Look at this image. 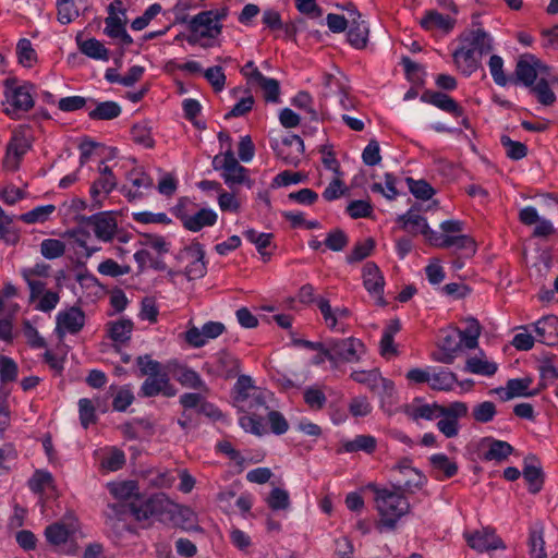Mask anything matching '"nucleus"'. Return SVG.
<instances>
[{
    "label": "nucleus",
    "mask_w": 558,
    "mask_h": 558,
    "mask_svg": "<svg viewBox=\"0 0 558 558\" xmlns=\"http://www.w3.org/2000/svg\"><path fill=\"white\" fill-rule=\"evenodd\" d=\"M398 221L402 223V229L412 233L417 234L423 229L424 223H427L426 219L418 214H415L414 207H411L408 213L398 217Z\"/></svg>",
    "instance_id": "a19ab883"
},
{
    "label": "nucleus",
    "mask_w": 558,
    "mask_h": 558,
    "mask_svg": "<svg viewBox=\"0 0 558 558\" xmlns=\"http://www.w3.org/2000/svg\"><path fill=\"white\" fill-rule=\"evenodd\" d=\"M452 57L457 66L466 75H471L478 69L482 59V57L466 46L457 49Z\"/></svg>",
    "instance_id": "4be33fe9"
},
{
    "label": "nucleus",
    "mask_w": 558,
    "mask_h": 558,
    "mask_svg": "<svg viewBox=\"0 0 558 558\" xmlns=\"http://www.w3.org/2000/svg\"><path fill=\"white\" fill-rule=\"evenodd\" d=\"M117 186L116 177H100L90 187V196L93 198L92 206L94 208L101 207V201L98 198L101 192L109 194Z\"/></svg>",
    "instance_id": "e433bc0d"
},
{
    "label": "nucleus",
    "mask_w": 558,
    "mask_h": 558,
    "mask_svg": "<svg viewBox=\"0 0 558 558\" xmlns=\"http://www.w3.org/2000/svg\"><path fill=\"white\" fill-rule=\"evenodd\" d=\"M240 425L245 432H250L254 435L262 436L265 433L263 424V415H254L248 413L240 417Z\"/></svg>",
    "instance_id": "680f3d73"
},
{
    "label": "nucleus",
    "mask_w": 558,
    "mask_h": 558,
    "mask_svg": "<svg viewBox=\"0 0 558 558\" xmlns=\"http://www.w3.org/2000/svg\"><path fill=\"white\" fill-rule=\"evenodd\" d=\"M380 372L378 369L372 371H355L351 374V378L373 391H378V384L380 383Z\"/></svg>",
    "instance_id": "de8ad7c7"
},
{
    "label": "nucleus",
    "mask_w": 558,
    "mask_h": 558,
    "mask_svg": "<svg viewBox=\"0 0 558 558\" xmlns=\"http://www.w3.org/2000/svg\"><path fill=\"white\" fill-rule=\"evenodd\" d=\"M217 221V214L208 208H201L193 215L189 216V219L184 221V228L192 232H197L204 227H211Z\"/></svg>",
    "instance_id": "cd10ccee"
},
{
    "label": "nucleus",
    "mask_w": 558,
    "mask_h": 558,
    "mask_svg": "<svg viewBox=\"0 0 558 558\" xmlns=\"http://www.w3.org/2000/svg\"><path fill=\"white\" fill-rule=\"evenodd\" d=\"M266 501L268 507L274 511L287 510L290 507L289 493L279 487L271 489Z\"/></svg>",
    "instance_id": "603ef678"
},
{
    "label": "nucleus",
    "mask_w": 558,
    "mask_h": 558,
    "mask_svg": "<svg viewBox=\"0 0 558 558\" xmlns=\"http://www.w3.org/2000/svg\"><path fill=\"white\" fill-rule=\"evenodd\" d=\"M248 77L255 81L264 92V98L269 102H278L280 97V85L275 78L264 76L258 69H254Z\"/></svg>",
    "instance_id": "a878e982"
},
{
    "label": "nucleus",
    "mask_w": 558,
    "mask_h": 558,
    "mask_svg": "<svg viewBox=\"0 0 558 558\" xmlns=\"http://www.w3.org/2000/svg\"><path fill=\"white\" fill-rule=\"evenodd\" d=\"M31 147L32 141L26 135L25 131H15L7 145L3 167L10 171H16L23 156L31 149Z\"/></svg>",
    "instance_id": "39448f33"
},
{
    "label": "nucleus",
    "mask_w": 558,
    "mask_h": 558,
    "mask_svg": "<svg viewBox=\"0 0 558 558\" xmlns=\"http://www.w3.org/2000/svg\"><path fill=\"white\" fill-rule=\"evenodd\" d=\"M367 487L375 493L377 510L381 517L378 525L395 530L398 520L408 514L411 509L405 494L395 487L379 488L375 484H369Z\"/></svg>",
    "instance_id": "f257e3e1"
},
{
    "label": "nucleus",
    "mask_w": 558,
    "mask_h": 558,
    "mask_svg": "<svg viewBox=\"0 0 558 558\" xmlns=\"http://www.w3.org/2000/svg\"><path fill=\"white\" fill-rule=\"evenodd\" d=\"M40 253L47 259L61 257L65 253V244L56 239H46L40 244Z\"/></svg>",
    "instance_id": "6e6d98bb"
},
{
    "label": "nucleus",
    "mask_w": 558,
    "mask_h": 558,
    "mask_svg": "<svg viewBox=\"0 0 558 558\" xmlns=\"http://www.w3.org/2000/svg\"><path fill=\"white\" fill-rule=\"evenodd\" d=\"M377 441L371 435H359L353 440L343 442V449L347 452L364 451L372 453L376 449Z\"/></svg>",
    "instance_id": "ea45409f"
},
{
    "label": "nucleus",
    "mask_w": 558,
    "mask_h": 558,
    "mask_svg": "<svg viewBox=\"0 0 558 558\" xmlns=\"http://www.w3.org/2000/svg\"><path fill=\"white\" fill-rule=\"evenodd\" d=\"M132 138L135 143L144 145L147 148L154 147L150 128L144 123L134 124L131 130Z\"/></svg>",
    "instance_id": "338daca9"
},
{
    "label": "nucleus",
    "mask_w": 558,
    "mask_h": 558,
    "mask_svg": "<svg viewBox=\"0 0 558 558\" xmlns=\"http://www.w3.org/2000/svg\"><path fill=\"white\" fill-rule=\"evenodd\" d=\"M458 378L453 372L440 368L439 372L430 375L429 386L433 390H451Z\"/></svg>",
    "instance_id": "4c0bfd02"
},
{
    "label": "nucleus",
    "mask_w": 558,
    "mask_h": 558,
    "mask_svg": "<svg viewBox=\"0 0 558 558\" xmlns=\"http://www.w3.org/2000/svg\"><path fill=\"white\" fill-rule=\"evenodd\" d=\"M106 326L109 338L114 342L121 343H125L130 340L134 327L133 322L125 318L118 322H109Z\"/></svg>",
    "instance_id": "c756f323"
},
{
    "label": "nucleus",
    "mask_w": 558,
    "mask_h": 558,
    "mask_svg": "<svg viewBox=\"0 0 558 558\" xmlns=\"http://www.w3.org/2000/svg\"><path fill=\"white\" fill-rule=\"evenodd\" d=\"M141 393L143 397H155L159 393L165 397H174L177 389L170 383L167 375L148 376L141 387Z\"/></svg>",
    "instance_id": "ddd939ff"
},
{
    "label": "nucleus",
    "mask_w": 558,
    "mask_h": 558,
    "mask_svg": "<svg viewBox=\"0 0 558 558\" xmlns=\"http://www.w3.org/2000/svg\"><path fill=\"white\" fill-rule=\"evenodd\" d=\"M531 92L535 94L538 102L544 106H550L556 101V96L549 87V82L545 77H541L536 85H532Z\"/></svg>",
    "instance_id": "49530a36"
},
{
    "label": "nucleus",
    "mask_w": 558,
    "mask_h": 558,
    "mask_svg": "<svg viewBox=\"0 0 558 558\" xmlns=\"http://www.w3.org/2000/svg\"><path fill=\"white\" fill-rule=\"evenodd\" d=\"M465 46L477 53L480 57L492 51V38L482 28L471 31L464 38Z\"/></svg>",
    "instance_id": "b1692460"
},
{
    "label": "nucleus",
    "mask_w": 558,
    "mask_h": 558,
    "mask_svg": "<svg viewBox=\"0 0 558 558\" xmlns=\"http://www.w3.org/2000/svg\"><path fill=\"white\" fill-rule=\"evenodd\" d=\"M293 106L305 110L310 114L311 121L317 122L319 119L318 111L313 107V98L307 92H300L292 99Z\"/></svg>",
    "instance_id": "052dcab7"
},
{
    "label": "nucleus",
    "mask_w": 558,
    "mask_h": 558,
    "mask_svg": "<svg viewBox=\"0 0 558 558\" xmlns=\"http://www.w3.org/2000/svg\"><path fill=\"white\" fill-rule=\"evenodd\" d=\"M98 271L101 275L116 278L129 274L131 267L129 265H119L116 260L108 258L98 265Z\"/></svg>",
    "instance_id": "69168bd1"
},
{
    "label": "nucleus",
    "mask_w": 558,
    "mask_h": 558,
    "mask_svg": "<svg viewBox=\"0 0 558 558\" xmlns=\"http://www.w3.org/2000/svg\"><path fill=\"white\" fill-rule=\"evenodd\" d=\"M57 20L59 23L70 24L78 16V10L73 0H57Z\"/></svg>",
    "instance_id": "a18cd8bd"
},
{
    "label": "nucleus",
    "mask_w": 558,
    "mask_h": 558,
    "mask_svg": "<svg viewBox=\"0 0 558 558\" xmlns=\"http://www.w3.org/2000/svg\"><path fill=\"white\" fill-rule=\"evenodd\" d=\"M77 221L94 227L95 235L102 241H110L118 228L112 213L104 211L93 216H77Z\"/></svg>",
    "instance_id": "6e6552de"
},
{
    "label": "nucleus",
    "mask_w": 558,
    "mask_h": 558,
    "mask_svg": "<svg viewBox=\"0 0 558 558\" xmlns=\"http://www.w3.org/2000/svg\"><path fill=\"white\" fill-rule=\"evenodd\" d=\"M430 464L434 469L442 471L445 476L450 478L458 472V464L449 460L444 453H437L430 457Z\"/></svg>",
    "instance_id": "4d7b16f0"
},
{
    "label": "nucleus",
    "mask_w": 558,
    "mask_h": 558,
    "mask_svg": "<svg viewBox=\"0 0 558 558\" xmlns=\"http://www.w3.org/2000/svg\"><path fill=\"white\" fill-rule=\"evenodd\" d=\"M365 352V347L360 339L350 337L339 340H330L327 342L325 350L326 360L335 366L338 363H352L361 359V354Z\"/></svg>",
    "instance_id": "f03ea898"
},
{
    "label": "nucleus",
    "mask_w": 558,
    "mask_h": 558,
    "mask_svg": "<svg viewBox=\"0 0 558 558\" xmlns=\"http://www.w3.org/2000/svg\"><path fill=\"white\" fill-rule=\"evenodd\" d=\"M17 371V365L11 357L0 355V379L2 384L15 381Z\"/></svg>",
    "instance_id": "0e129e2a"
},
{
    "label": "nucleus",
    "mask_w": 558,
    "mask_h": 558,
    "mask_svg": "<svg viewBox=\"0 0 558 558\" xmlns=\"http://www.w3.org/2000/svg\"><path fill=\"white\" fill-rule=\"evenodd\" d=\"M497 413L496 405L492 401H484L473 408L472 416L475 422L488 423Z\"/></svg>",
    "instance_id": "13d9d810"
},
{
    "label": "nucleus",
    "mask_w": 558,
    "mask_h": 558,
    "mask_svg": "<svg viewBox=\"0 0 558 558\" xmlns=\"http://www.w3.org/2000/svg\"><path fill=\"white\" fill-rule=\"evenodd\" d=\"M271 148L276 153V156L287 166L293 167H298L305 151L303 140L299 135L284 137L281 145L275 141L271 143Z\"/></svg>",
    "instance_id": "0eeeda50"
},
{
    "label": "nucleus",
    "mask_w": 558,
    "mask_h": 558,
    "mask_svg": "<svg viewBox=\"0 0 558 558\" xmlns=\"http://www.w3.org/2000/svg\"><path fill=\"white\" fill-rule=\"evenodd\" d=\"M501 145L506 148V155L512 160H520L526 157L527 147L522 142L512 141L508 135L500 137Z\"/></svg>",
    "instance_id": "09e8293b"
},
{
    "label": "nucleus",
    "mask_w": 558,
    "mask_h": 558,
    "mask_svg": "<svg viewBox=\"0 0 558 558\" xmlns=\"http://www.w3.org/2000/svg\"><path fill=\"white\" fill-rule=\"evenodd\" d=\"M240 369V362L236 357L227 352H220L217 356L215 366L206 364V371L209 374L223 377L226 379L233 378Z\"/></svg>",
    "instance_id": "f3484780"
},
{
    "label": "nucleus",
    "mask_w": 558,
    "mask_h": 558,
    "mask_svg": "<svg viewBox=\"0 0 558 558\" xmlns=\"http://www.w3.org/2000/svg\"><path fill=\"white\" fill-rule=\"evenodd\" d=\"M523 477L529 483V490L537 494L544 483V473L536 456L529 454L523 460Z\"/></svg>",
    "instance_id": "4468645a"
},
{
    "label": "nucleus",
    "mask_w": 558,
    "mask_h": 558,
    "mask_svg": "<svg viewBox=\"0 0 558 558\" xmlns=\"http://www.w3.org/2000/svg\"><path fill=\"white\" fill-rule=\"evenodd\" d=\"M465 371L472 374L492 376L497 372V365L493 362L483 361L474 356L468 359Z\"/></svg>",
    "instance_id": "3c124183"
},
{
    "label": "nucleus",
    "mask_w": 558,
    "mask_h": 558,
    "mask_svg": "<svg viewBox=\"0 0 558 558\" xmlns=\"http://www.w3.org/2000/svg\"><path fill=\"white\" fill-rule=\"evenodd\" d=\"M228 163L226 165L225 171L221 173V177L225 183L233 189L235 185L247 183L251 186V180L247 175V169L240 165L238 159L234 156L231 147L227 150Z\"/></svg>",
    "instance_id": "9b49d317"
},
{
    "label": "nucleus",
    "mask_w": 558,
    "mask_h": 558,
    "mask_svg": "<svg viewBox=\"0 0 558 558\" xmlns=\"http://www.w3.org/2000/svg\"><path fill=\"white\" fill-rule=\"evenodd\" d=\"M16 52L19 57V62L26 68L32 66L33 61L36 60V52L32 47V44L28 39L22 38L19 40L16 46Z\"/></svg>",
    "instance_id": "e2e57ef3"
},
{
    "label": "nucleus",
    "mask_w": 558,
    "mask_h": 558,
    "mask_svg": "<svg viewBox=\"0 0 558 558\" xmlns=\"http://www.w3.org/2000/svg\"><path fill=\"white\" fill-rule=\"evenodd\" d=\"M133 508H137V504L134 501L130 504H108L107 509L104 511L106 525L116 534H122V532L130 530L126 519L133 515Z\"/></svg>",
    "instance_id": "423d86ee"
},
{
    "label": "nucleus",
    "mask_w": 558,
    "mask_h": 558,
    "mask_svg": "<svg viewBox=\"0 0 558 558\" xmlns=\"http://www.w3.org/2000/svg\"><path fill=\"white\" fill-rule=\"evenodd\" d=\"M535 331L538 337V341L554 347L558 344V317L555 315H548L539 319L535 324Z\"/></svg>",
    "instance_id": "6ab92c4d"
},
{
    "label": "nucleus",
    "mask_w": 558,
    "mask_h": 558,
    "mask_svg": "<svg viewBox=\"0 0 558 558\" xmlns=\"http://www.w3.org/2000/svg\"><path fill=\"white\" fill-rule=\"evenodd\" d=\"M454 24V19L444 15L436 10L427 11L420 22V25L426 31L439 28L445 33H449L453 28Z\"/></svg>",
    "instance_id": "bb28decb"
},
{
    "label": "nucleus",
    "mask_w": 558,
    "mask_h": 558,
    "mask_svg": "<svg viewBox=\"0 0 558 558\" xmlns=\"http://www.w3.org/2000/svg\"><path fill=\"white\" fill-rule=\"evenodd\" d=\"M375 245L376 243L373 238H367L364 242L356 243L351 253L347 256V262L349 264L362 262L372 254Z\"/></svg>",
    "instance_id": "c03bdc74"
},
{
    "label": "nucleus",
    "mask_w": 558,
    "mask_h": 558,
    "mask_svg": "<svg viewBox=\"0 0 558 558\" xmlns=\"http://www.w3.org/2000/svg\"><path fill=\"white\" fill-rule=\"evenodd\" d=\"M225 329V325L218 322H208L202 329L193 326L185 332V341L194 348H201L205 345L207 339L219 337Z\"/></svg>",
    "instance_id": "1a4fd4ad"
},
{
    "label": "nucleus",
    "mask_w": 558,
    "mask_h": 558,
    "mask_svg": "<svg viewBox=\"0 0 558 558\" xmlns=\"http://www.w3.org/2000/svg\"><path fill=\"white\" fill-rule=\"evenodd\" d=\"M85 314L76 306H72L68 311L60 312L57 316L56 331L62 337L65 331L77 333L84 327Z\"/></svg>",
    "instance_id": "9d476101"
},
{
    "label": "nucleus",
    "mask_w": 558,
    "mask_h": 558,
    "mask_svg": "<svg viewBox=\"0 0 558 558\" xmlns=\"http://www.w3.org/2000/svg\"><path fill=\"white\" fill-rule=\"evenodd\" d=\"M45 535L52 545H60L68 541L70 530L63 523H53L46 527Z\"/></svg>",
    "instance_id": "5fc2aeb1"
},
{
    "label": "nucleus",
    "mask_w": 558,
    "mask_h": 558,
    "mask_svg": "<svg viewBox=\"0 0 558 558\" xmlns=\"http://www.w3.org/2000/svg\"><path fill=\"white\" fill-rule=\"evenodd\" d=\"M120 113L121 107L116 101H104L89 111L88 117L92 120H112L119 117Z\"/></svg>",
    "instance_id": "58836bf2"
},
{
    "label": "nucleus",
    "mask_w": 558,
    "mask_h": 558,
    "mask_svg": "<svg viewBox=\"0 0 558 558\" xmlns=\"http://www.w3.org/2000/svg\"><path fill=\"white\" fill-rule=\"evenodd\" d=\"M405 182L412 195L417 199L428 201L436 193L435 189L425 180L407 178Z\"/></svg>",
    "instance_id": "37998d69"
},
{
    "label": "nucleus",
    "mask_w": 558,
    "mask_h": 558,
    "mask_svg": "<svg viewBox=\"0 0 558 558\" xmlns=\"http://www.w3.org/2000/svg\"><path fill=\"white\" fill-rule=\"evenodd\" d=\"M110 494L120 500L131 497L138 499V485L136 481L111 482L107 484Z\"/></svg>",
    "instance_id": "473e14b6"
},
{
    "label": "nucleus",
    "mask_w": 558,
    "mask_h": 558,
    "mask_svg": "<svg viewBox=\"0 0 558 558\" xmlns=\"http://www.w3.org/2000/svg\"><path fill=\"white\" fill-rule=\"evenodd\" d=\"M244 236L256 245L258 253L262 254L265 260L269 258V254L265 253L264 248L270 244L271 233H258L254 229H248L244 232Z\"/></svg>",
    "instance_id": "bf43d9fd"
},
{
    "label": "nucleus",
    "mask_w": 558,
    "mask_h": 558,
    "mask_svg": "<svg viewBox=\"0 0 558 558\" xmlns=\"http://www.w3.org/2000/svg\"><path fill=\"white\" fill-rule=\"evenodd\" d=\"M483 441L489 442V449L484 453L483 459L486 461H504L506 460L512 452L513 447L504 440L494 439L492 437H486Z\"/></svg>",
    "instance_id": "c85d7f7f"
},
{
    "label": "nucleus",
    "mask_w": 558,
    "mask_h": 558,
    "mask_svg": "<svg viewBox=\"0 0 558 558\" xmlns=\"http://www.w3.org/2000/svg\"><path fill=\"white\" fill-rule=\"evenodd\" d=\"M173 376L183 387L199 390L205 393L209 391L201 376L186 366H177L173 371Z\"/></svg>",
    "instance_id": "393cba45"
},
{
    "label": "nucleus",
    "mask_w": 558,
    "mask_h": 558,
    "mask_svg": "<svg viewBox=\"0 0 558 558\" xmlns=\"http://www.w3.org/2000/svg\"><path fill=\"white\" fill-rule=\"evenodd\" d=\"M401 63L404 68L405 75L413 84L422 86L424 85V68L412 61L409 57H402Z\"/></svg>",
    "instance_id": "864d4df0"
},
{
    "label": "nucleus",
    "mask_w": 558,
    "mask_h": 558,
    "mask_svg": "<svg viewBox=\"0 0 558 558\" xmlns=\"http://www.w3.org/2000/svg\"><path fill=\"white\" fill-rule=\"evenodd\" d=\"M466 542L470 547L477 551H488L505 547L502 541L495 534V532L488 529L476 531L473 534L468 535Z\"/></svg>",
    "instance_id": "2eb2a0df"
},
{
    "label": "nucleus",
    "mask_w": 558,
    "mask_h": 558,
    "mask_svg": "<svg viewBox=\"0 0 558 558\" xmlns=\"http://www.w3.org/2000/svg\"><path fill=\"white\" fill-rule=\"evenodd\" d=\"M172 501L163 493L151 495L146 500L137 504V508H133V517L136 521H147L150 517H160L166 520Z\"/></svg>",
    "instance_id": "20e7f679"
},
{
    "label": "nucleus",
    "mask_w": 558,
    "mask_h": 558,
    "mask_svg": "<svg viewBox=\"0 0 558 558\" xmlns=\"http://www.w3.org/2000/svg\"><path fill=\"white\" fill-rule=\"evenodd\" d=\"M439 408L440 404L437 403L423 404L421 407L405 404L402 407V411L404 414H407L410 418L414 421H417L420 418L430 421L440 417Z\"/></svg>",
    "instance_id": "2f4dec72"
},
{
    "label": "nucleus",
    "mask_w": 558,
    "mask_h": 558,
    "mask_svg": "<svg viewBox=\"0 0 558 558\" xmlns=\"http://www.w3.org/2000/svg\"><path fill=\"white\" fill-rule=\"evenodd\" d=\"M349 243L348 235L341 229H335L330 231L324 244L331 251L339 252L342 251Z\"/></svg>",
    "instance_id": "774afa93"
},
{
    "label": "nucleus",
    "mask_w": 558,
    "mask_h": 558,
    "mask_svg": "<svg viewBox=\"0 0 558 558\" xmlns=\"http://www.w3.org/2000/svg\"><path fill=\"white\" fill-rule=\"evenodd\" d=\"M533 379L529 376L523 378H512L507 381L506 388H496L494 392H505L501 397L504 401L511 400L517 397H533L537 395V391L529 390Z\"/></svg>",
    "instance_id": "a211bd4d"
},
{
    "label": "nucleus",
    "mask_w": 558,
    "mask_h": 558,
    "mask_svg": "<svg viewBox=\"0 0 558 558\" xmlns=\"http://www.w3.org/2000/svg\"><path fill=\"white\" fill-rule=\"evenodd\" d=\"M363 284L369 293H384L385 279L374 262H368L363 267Z\"/></svg>",
    "instance_id": "5701e85b"
},
{
    "label": "nucleus",
    "mask_w": 558,
    "mask_h": 558,
    "mask_svg": "<svg viewBox=\"0 0 558 558\" xmlns=\"http://www.w3.org/2000/svg\"><path fill=\"white\" fill-rule=\"evenodd\" d=\"M270 396L269 392L255 389V391L252 392L250 396V399L245 401L246 409L248 413H252L254 415H263L264 412L268 411L267 405V397Z\"/></svg>",
    "instance_id": "79ce46f5"
},
{
    "label": "nucleus",
    "mask_w": 558,
    "mask_h": 558,
    "mask_svg": "<svg viewBox=\"0 0 558 558\" xmlns=\"http://www.w3.org/2000/svg\"><path fill=\"white\" fill-rule=\"evenodd\" d=\"M5 98L11 107L5 108V114L15 118L17 111H28L34 107V99L29 93L31 85L16 86V78L9 77L4 81Z\"/></svg>",
    "instance_id": "7ed1b4c3"
},
{
    "label": "nucleus",
    "mask_w": 558,
    "mask_h": 558,
    "mask_svg": "<svg viewBox=\"0 0 558 558\" xmlns=\"http://www.w3.org/2000/svg\"><path fill=\"white\" fill-rule=\"evenodd\" d=\"M468 326L464 330L457 329L459 337H461V342L468 349H475L478 345V338L481 336L482 327L477 319L470 317L466 319Z\"/></svg>",
    "instance_id": "72a5a7b5"
},
{
    "label": "nucleus",
    "mask_w": 558,
    "mask_h": 558,
    "mask_svg": "<svg viewBox=\"0 0 558 558\" xmlns=\"http://www.w3.org/2000/svg\"><path fill=\"white\" fill-rule=\"evenodd\" d=\"M514 74V83H522L527 87L534 85L537 78L534 56L530 53L521 56L517 62Z\"/></svg>",
    "instance_id": "412c9836"
},
{
    "label": "nucleus",
    "mask_w": 558,
    "mask_h": 558,
    "mask_svg": "<svg viewBox=\"0 0 558 558\" xmlns=\"http://www.w3.org/2000/svg\"><path fill=\"white\" fill-rule=\"evenodd\" d=\"M213 11H203L195 15L189 24L192 33H198L202 38H215L222 29V25L217 23L213 17Z\"/></svg>",
    "instance_id": "f8f14e48"
},
{
    "label": "nucleus",
    "mask_w": 558,
    "mask_h": 558,
    "mask_svg": "<svg viewBox=\"0 0 558 558\" xmlns=\"http://www.w3.org/2000/svg\"><path fill=\"white\" fill-rule=\"evenodd\" d=\"M442 248H448L450 246H456L458 250H465L470 254L475 253V241L465 234L461 235H446L442 241Z\"/></svg>",
    "instance_id": "8fccbe9b"
},
{
    "label": "nucleus",
    "mask_w": 558,
    "mask_h": 558,
    "mask_svg": "<svg viewBox=\"0 0 558 558\" xmlns=\"http://www.w3.org/2000/svg\"><path fill=\"white\" fill-rule=\"evenodd\" d=\"M76 40L80 51L88 58L104 61L109 59V50L96 38L80 40V37H76Z\"/></svg>",
    "instance_id": "7c9ffc66"
},
{
    "label": "nucleus",
    "mask_w": 558,
    "mask_h": 558,
    "mask_svg": "<svg viewBox=\"0 0 558 558\" xmlns=\"http://www.w3.org/2000/svg\"><path fill=\"white\" fill-rule=\"evenodd\" d=\"M192 250L196 251V258L185 269V275L189 280L202 278L206 274V264L204 262L205 252L203 246L199 243H195L192 247L186 248V251Z\"/></svg>",
    "instance_id": "c9c22d12"
},
{
    "label": "nucleus",
    "mask_w": 558,
    "mask_h": 558,
    "mask_svg": "<svg viewBox=\"0 0 558 558\" xmlns=\"http://www.w3.org/2000/svg\"><path fill=\"white\" fill-rule=\"evenodd\" d=\"M421 100L423 102L432 104L446 112L454 114L456 117L463 116L462 107L445 93L425 90L421 96Z\"/></svg>",
    "instance_id": "dca6fc26"
},
{
    "label": "nucleus",
    "mask_w": 558,
    "mask_h": 558,
    "mask_svg": "<svg viewBox=\"0 0 558 558\" xmlns=\"http://www.w3.org/2000/svg\"><path fill=\"white\" fill-rule=\"evenodd\" d=\"M166 520H169L174 526L182 530H198L199 527L194 524L195 513L186 506H181L172 502L171 508Z\"/></svg>",
    "instance_id": "aec40b11"
},
{
    "label": "nucleus",
    "mask_w": 558,
    "mask_h": 558,
    "mask_svg": "<svg viewBox=\"0 0 558 558\" xmlns=\"http://www.w3.org/2000/svg\"><path fill=\"white\" fill-rule=\"evenodd\" d=\"M405 480L399 482L392 487L397 488L403 494H414L415 490L421 489L427 482L426 476L417 469L404 475Z\"/></svg>",
    "instance_id": "f704fd0d"
}]
</instances>
